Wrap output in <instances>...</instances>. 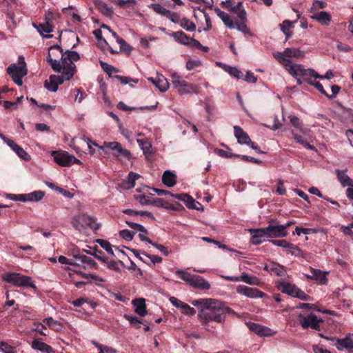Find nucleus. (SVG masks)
<instances>
[{"instance_id": "69168bd1", "label": "nucleus", "mask_w": 353, "mask_h": 353, "mask_svg": "<svg viewBox=\"0 0 353 353\" xmlns=\"http://www.w3.org/2000/svg\"><path fill=\"white\" fill-rule=\"evenodd\" d=\"M199 65H201V61H199L190 60L186 63V68L188 70H193Z\"/></svg>"}, {"instance_id": "c756f323", "label": "nucleus", "mask_w": 353, "mask_h": 353, "mask_svg": "<svg viewBox=\"0 0 353 353\" xmlns=\"http://www.w3.org/2000/svg\"><path fill=\"white\" fill-rule=\"evenodd\" d=\"M176 175L170 170H165L162 176V182L167 187L171 188L176 184Z\"/></svg>"}, {"instance_id": "f704fd0d", "label": "nucleus", "mask_w": 353, "mask_h": 353, "mask_svg": "<svg viewBox=\"0 0 353 353\" xmlns=\"http://www.w3.org/2000/svg\"><path fill=\"white\" fill-rule=\"evenodd\" d=\"M172 37L174 39V40L183 45L188 46L190 39L189 37H188L183 31H177L175 32H173L172 34Z\"/></svg>"}, {"instance_id": "423d86ee", "label": "nucleus", "mask_w": 353, "mask_h": 353, "mask_svg": "<svg viewBox=\"0 0 353 353\" xmlns=\"http://www.w3.org/2000/svg\"><path fill=\"white\" fill-rule=\"evenodd\" d=\"M88 142H90L93 145L97 146L100 150H103L104 148L111 150L113 152L112 154L119 160H121L123 159L130 160L132 159V154L130 152L122 148L121 145L119 142L104 141L102 146H99L95 142H92L90 139H88Z\"/></svg>"}, {"instance_id": "aec40b11", "label": "nucleus", "mask_w": 353, "mask_h": 353, "mask_svg": "<svg viewBox=\"0 0 353 353\" xmlns=\"http://www.w3.org/2000/svg\"><path fill=\"white\" fill-rule=\"evenodd\" d=\"M234 132L239 143L250 145L251 139L248 134L243 131L241 127L235 125L234 127Z\"/></svg>"}, {"instance_id": "e2e57ef3", "label": "nucleus", "mask_w": 353, "mask_h": 353, "mask_svg": "<svg viewBox=\"0 0 353 353\" xmlns=\"http://www.w3.org/2000/svg\"><path fill=\"white\" fill-rule=\"evenodd\" d=\"M6 196L11 200L13 201H19L26 202V199L24 198V194H8Z\"/></svg>"}, {"instance_id": "4c0bfd02", "label": "nucleus", "mask_w": 353, "mask_h": 353, "mask_svg": "<svg viewBox=\"0 0 353 353\" xmlns=\"http://www.w3.org/2000/svg\"><path fill=\"white\" fill-rule=\"evenodd\" d=\"M221 5L233 13L237 12L243 7L241 1H239L236 5H234L232 0L222 1Z\"/></svg>"}, {"instance_id": "4be33fe9", "label": "nucleus", "mask_w": 353, "mask_h": 353, "mask_svg": "<svg viewBox=\"0 0 353 353\" xmlns=\"http://www.w3.org/2000/svg\"><path fill=\"white\" fill-rule=\"evenodd\" d=\"M31 347L32 349L40 351L43 353H54L53 348L42 342L40 339H34L32 341Z\"/></svg>"}, {"instance_id": "7c9ffc66", "label": "nucleus", "mask_w": 353, "mask_h": 353, "mask_svg": "<svg viewBox=\"0 0 353 353\" xmlns=\"http://www.w3.org/2000/svg\"><path fill=\"white\" fill-rule=\"evenodd\" d=\"M116 41L118 44H119V50H115L111 47H109V50L110 53L112 54H118L120 51L125 52L127 54H130L132 50V47H130L124 39L120 37H117Z\"/></svg>"}, {"instance_id": "09e8293b", "label": "nucleus", "mask_w": 353, "mask_h": 353, "mask_svg": "<svg viewBox=\"0 0 353 353\" xmlns=\"http://www.w3.org/2000/svg\"><path fill=\"white\" fill-rule=\"evenodd\" d=\"M125 223L131 229L144 234H148V230L142 225L128 221H126Z\"/></svg>"}, {"instance_id": "e433bc0d", "label": "nucleus", "mask_w": 353, "mask_h": 353, "mask_svg": "<svg viewBox=\"0 0 353 353\" xmlns=\"http://www.w3.org/2000/svg\"><path fill=\"white\" fill-rule=\"evenodd\" d=\"M155 86L160 92H165L169 88V83L163 76H157V80L155 81Z\"/></svg>"}, {"instance_id": "9b49d317", "label": "nucleus", "mask_w": 353, "mask_h": 353, "mask_svg": "<svg viewBox=\"0 0 353 353\" xmlns=\"http://www.w3.org/2000/svg\"><path fill=\"white\" fill-rule=\"evenodd\" d=\"M134 199L138 201L141 205H153L157 207H162L167 209H176L173 205L165 203L161 199H154L153 200L147 199L146 196L143 194L134 195Z\"/></svg>"}, {"instance_id": "cd10ccee", "label": "nucleus", "mask_w": 353, "mask_h": 353, "mask_svg": "<svg viewBox=\"0 0 353 353\" xmlns=\"http://www.w3.org/2000/svg\"><path fill=\"white\" fill-rule=\"evenodd\" d=\"M337 179L343 187L353 188V180L347 176L344 170H336Z\"/></svg>"}, {"instance_id": "ddd939ff", "label": "nucleus", "mask_w": 353, "mask_h": 353, "mask_svg": "<svg viewBox=\"0 0 353 353\" xmlns=\"http://www.w3.org/2000/svg\"><path fill=\"white\" fill-rule=\"evenodd\" d=\"M236 292L250 299L262 298L265 294L255 288H250L244 285H239L236 288Z\"/></svg>"}, {"instance_id": "0e129e2a", "label": "nucleus", "mask_w": 353, "mask_h": 353, "mask_svg": "<svg viewBox=\"0 0 353 353\" xmlns=\"http://www.w3.org/2000/svg\"><path fill=\"white\" fill-rule=\"evenodd\" d=\"M99 8L101 12L106 16L111 14L112 12L111 8L105 3H101Z\"/></svg>"}, {"instance_id": "8fccbe9b", "label": "nucleus", "mask_w": 353, "mask_h": 353, "mask_svg": "<svg viewBox=\"0 0 353 353\" xmlns=\"http://www.w3.org/2000/svg\"><path fill=\"white\" fill-rule=\"evenodd\" d=\"M135 233L129 230H123L119 232L120 236L128 241H130L133 239Z\"/></svg>"}, {"instance_id": "a19ab883", "label": "nucleus", "mask_w": 353, "mask_h": 353, "mask_svg": "<svg viewBox=\"0 0 353 353\" xmlns=\"http://www.w3.org/2000/svg\"><path fill=\"white\" fill-rule=\"evenodd\" d=\"M96 242L100 245V246L103 249L105 250L108 254H111L112 256H115V254L113 251V248L114 246H112L111 245V243L106 241V240H104V239H98L96 240Z\"/></svg>"}, {"instance_id": "b1692460", "label": "nucleus", "mask_w": 353, "mask_h": 353, "mask_svg": "<svg viewBox=\"0 0 353 353\" xmlns=\"http://www.w3.org/2000/svg\"><path fill=\"white\" fill-rule=\"evenodd\" d=\"M190 285L201 290H209L210 288V283L199 275H194Z\"/></svg>"}, {"instance_id": "1a4fd4ad", "label": "nucleus", "mask_w": 353, "mask_h": 353, "mask_svg": "<svg viewBox=\"0 0 353 353\" xmlns=\"http://www.w3.org/2000/svg\"><path fill=\"white\" fill-rule=\"evenodd\" d=\"M19 65L12 63L7 68L8 74L11 77L12 81L17 85L21 86L23 84L22 78L27 74L26 64L23 57H19Z\"/></svg>"}, {"instance_id": "49530a36", "label": "nucleus", "mask_w": 353, "mask_h": 353, "mask_svg": "<svg viewBox=\"0 0 353 353\" xmlns=\"http://www.w3.org/2000/svg\"><path fill=\"white\" fill-rule=\"evenodd\" d=\"M100 65L101 68L109 75V77H112V74L113 72H119L117 68L104 61H100Z\"/></svg>"}, {"instance_id": "dca6fc26", "label": "nucleus", "mask_w": 353, "mask_h": 353, "mask_svg": "<svg viewBox=\"0 0 353 353\" xmlns=\"http://www.w3.org/2000/svg\"><path fill=\"white\" fill-rule=\"evenodd\" d=\"M334 345L339 351L345 349L348 353H353V334H350L343 339H336Z\"/></svg>"}, {"instance_id": "ea45409f", "label": "nucleus", "mask_w": 353, "mask_h": 353, "mask_svg": "<svg viewBox=\"0 0 353 353\" xmlns=\"http://www.w3.org/2000/svg\"><path fill=\"white\" fill-rule=\"evenodd\" d=\"M93 252H88L83 249L82 251L88 254H90L93 256L95 259L99 261L103 262H107V258L103 256V252L98 249L97 246H94L92 248Z\"/></svg>"}, {"instance_id": "473e14b6", "label": "nucleus", "mask_w": 353, "mask_h": 353, "mask_svg": "<svg viewBox=\"0 0 353 353\" xmlns=\"http://www.w3.org/2000/svg\"><path fill=\"white\" fill-rule=\"evenodd\" d=\"M10 142L11 143V145L10 147L20 158L25 161L30 160V156L20 145H17L14 141Z\"/></svg>"}, {"instance_id": "bb28decb", "label": "nucleus", "mask_w": 353, "mask_h": 353, "mask_svg": "<svg viewBox=\"0 0 353 353\" xmlns=\"http://www.w3.org/2000/svg\"><path fill=\"white\" fill-rule=\"evenodd\" d=\"M137 143L140 146L141 149L143 151V153L145 154L146 159H149V156L151 155L153 152L152 147L150 141L147 139H137Z\"/></svg>"}, {"instance_id": "c9c22d12", "label": "nucleus", "mask_w": 353, "mask_h": 353, "mask_svg": "<svg viewBox=\"0 0 353 353\" xmlns=\"http://www.w3.org/2000/svg\"><path fill=\"white\" fill-rule=\"evenodd\" d=\"M141 254L145 256V258H140V260L146 264L153 265L155 263H159L162 261L161 257L159 256L148 254L145 252H141Z\"/></svg>"}, {"instance_id": "5701e85b", "label": "nucleus", "mask_w": 353, "mask_h": 353, "mask_svg": "<svg viewBox=\"0 0 353 353\" xmlns=\"http://www.w3.org/2000/svg\"><path fill=\"white\" fill-rule=\"evenodd\" d=\"M278 288L282 292L285 293L292 297H294L297 291L298 288L288 282L281 281L278 284Z\"/></svg>"}, {"instance_id": "603ef678", "label": "nucleus", "mask_w": 353, "mask_h": 353, "mask_svg": "<svg viewBox=\"0 0 353 353\" xmlns=\"http://www.w3.org/2000/svg\"><path fill=\"white\" fill-rule=\"evenodd\" d=\"M113 77L118 79L121 82V83L124 85H126L130 82H134L135 83H137L139 81L138 79H134L128 77H123L120 75H114L113 76Z\"/></svg>"}, {"instance_id": "052dcab7", "label": "nucleus", "mask_w": 353, "mask_h": 353, "mask_svg": "<svg viewBox=\"0 0 353 353\" xmlns=\"http://www.w3.org/2000/svg\"><path fill=\"white\" fill-rule=\"evenodd\" d=\"M295 298L299 299L302 301H311L312 298L309 295L306 294L303 291L299 288L297 289Z\"/></svg>"}, {"instance_id": "79ce46f5", "label": "nucleus", "mask_w": 353, "mask_h": 353, "mask_svg": "<svg viewBox=\"0 0 353 353\" xmlns=\"http://www.w3.org/2000/svg\"><path fill=\"white\" fill-rule=\"evenodd\" d=\"M180 26L189 32H193L196 30V25L188 19L183 17L180 21Z\"/></svg>"}, {"instance_id": "393cba45", "label": "nucleus", "mask_w": 353, "mask_h": 353, "mask_svg": "<svg viewBox=\"0 0 353 353\" xmlns=\"http://www.w3.org/2000/svg\"><path fill=\"white\" fill-rule=\"evenodd\" d=\"M248 325L250 330L260 336H269L270 334V329L261 325L250 322Z\"/></svg>"}, {"instance_id": "6e6d98bb", "label": "nucleus", "mask_w": 353, "mask_h": 353, "mask_svg": "<svg viewBox=\"0 0 353 353\" xmlns=\"http://www.w3.org/2000/svg\"><path fill=\"white\" fill-rule=\"evenodd\" d=\"M0 350L3 353H15L13 347L3 341L0 342Z\"/></svg>"}, {"instance_id": "680f3d73", "label": "nucleus", "mask_w": 353, "mask_h": 353, "mask_svg": "<svg viewBox=\"0 0 353 353\" xmlns=\"http://www.w3.org/2000/svg\"><path fill=\"white\" fill-rule=\"evenodd\" d=\"M234 28L243 33H248L249 29L247 26L245 24V22H236L234 23Z\"/></svg>"}, {"instance_id": "4d7b16f0", "label": "nucleus", "mask_w": 353, "mask_h": 353, "mask_svg": "<svg viewBox=\"0 0 353 353\" xmlns=\"http://www.w3.org/2000/svg\"><path fill=\"white\" fill-rule=\"evenodd\" d=\"M292 27V23L290 21L285 20L283 21V26L281 28V30L286 35L287 37L291 36L292 32L290 31V28Z\"/></svg>"}, {"instance_id": "c03bdc74", "label": "nucleus", "mask_w": 353, "mask_h": 353, "mask_svg": "<svg viewBox=\"0 0 353 353\" xmlns=\"http://www.w3.org/2000/svg\"><path fill=\"white\" fill-rule=\"evenodd\" d=\"M175 274L179 276L183 281L187 282L189 285H190L191 282L192 281V278L194 275L182 270L176 271Z\"/></svg>"}, {"instance_id": "9d476101", "label": "nucleus", "mask_w": 353, "mask_h": 353, "mask_svg": "<svg viewBox=\"0 0 353 353\" xmlns=\"http://www.w3.org/2000/svg\"><path fill=\"white\" fill-rule=\"evenodd\" d=\"M172 85L177 90L179 94H187L195 93L199 89V86L196 84L188 83L184 81L181 77L176 74L171 75Z\"/></svg>"}, {"instance_id": "72a5a7b5", "label": "nucleus", "mask_w": 353, "mask_h": 353, "mask_svg": "<svg viewBox=\"0 0 353 353\" xmlns=\"http://www.w3.org/2000/svg\"><path fill=\"white\" fill-rule=\"evenodd\" d=\"M45 195L44 192L39 190L28 194H24L26 201L37 202L41 201Z\"/></svg>"}, {"instance_id": "774afa93", "label": "nucleus", "mask_w": 353, "mask_h": 353, "mask_svg": "<svg viewBox=\"0 0 353 353\" xmlns=\"http://www.w3.org/2000/svg\"><path fill=\"white\" fill-rule=\"evenodd\" d=\"M151 245L158 249L165 256L169 255L170 252L164 245L154 242H152Z\"/></svg>"}, {"instance_id": "a18cd8bd", "label": "nucleus", "mask_w": 353, "mask_h": 353, "mask_svg": "<svg viewBox=\"0 0 353 353\" xmlns=\"http://www.w3.org/2000/svg\"><path fill=\"white\" fill-rule=\"evenodd\" d=\"M225 70L227 71L231 76L236 78L237 79H241L243 77V73L241 70L235 67H232L229 65H225Z\"/></svg>"}, {"instance_id": "13d9d810", "label": "nucleus", "mask_w": 353, "mask_h": 353, "mask_svg": "<svg viewBox=\"0 0 353 353\" xmlns=\"http://www.w3.org/2000/svg\"><path fill=\"white\" fill-rule=\"evenodd\" d=\"M83 262L82 264H86L88 267L94 269H97L98 265L97 263L90 257H88L85 256V257H82Z\"/></svg>"}, {"instance_id": "c85d7f7f", "label": "nucleus", "mask_w": 353, "mask_h": 353, "mask_svg": "<svg viewBox=\"0 0 353 353\" xmlns=\"http://www.w3.org/2000/svg\"><path fill=\"white\" fill-rule=\"evenodd\" d=\"M132 303L134 308V312L141 316H145L147 314L146 305L143 299H138L133 300Z\"/></svg>"}, {"instance_id": "4468645a", "label": "nucleus", "mask_w": 353, "mask_h": 353, "mask_svg": "<svg viewBox=\"0 0 353 353\" xmlns=\"http://www.w3.org/2000/svg\"><path fill=\"white\" fill-rule=\"evenodd\" d=\"M310 274L305 275L307 279L314 280L320 285H324L327 283V275L329 274V272L322 271L313 268H310Z\"/></svg>"}, {"instance_id": "5fc2aeb1", "label": "nucleus", "mask_w": 353, "mask_h": 353, "mask_svg": "<svg viewBox=\"0 0 353 353\" xmlns=\"http://www.w3.org/2000/svg\"><path fill=\"white\" fill-rule=\"evenodd\" d=\"M198 10L201 11L204 15L205 21L206 23V28H203V31H208L210 30L212 28V23L210 18L209 14L203 9L201 10L199 7L198 8Z\"/></svg>"}, {"instance_id": "2eb2a0df", "label": "nucleus", "mask_w": 353, "mask_h": 353, "mask_svg": "<svg viewBox=\"0 0 353 353\" xmlns=\"http://www.w3.org/2000/svg\"><path fill=\"white\" fill-rule=\"evenodd\" d=\"M222 278L227 281L238 282L243 281L250 285H258L260 283L259 279L256 276H249L245 272H243L240 276H221Z\"/></svg>"}, {"instance_id": "6ab92c4d", "label": "nucleus", "mask_w": 353, "mask_h": 353, "mask_svg": "<svg viewBox=\"0 0 353 353\" xmlns=\"http://www.w3.org/2000/svg\"><path fill=\"white\" fill-rule=\"evenodd\" d=\"M264 269L270 274H275L276 276H283L286 274L285 268L275 262H271L269 264L265 265Z\"/></svg>"}, {"instance_id": "de8ad7c7", "label": "nucleus", "mask_w": 353, "mask_h": 353, "mask_svg": "<svg viewBox=\"0 0 353 353\" xmlns=\"http://www.w3.org/2000/svg\"><path fill=\"white\" fill-rule=\"evenodd\" d=\"M61 61L57 59H50V66L52 69L56 72H60L61 70H63V60L61 59Z\"/></svg>"}, {"instance_id": "58836bf2", "label": "nucleus", "mask_w": 353, "mask_h": 353, "mask_svg": "<svg viewBox=\"0 0 353 353\" xmlns=\"http://www.w3.org/2000/svg\"><path fill=\"white\" fill-rule=\"evenodd\" d=\"M43 322L46 323L52 330L57 332L61 331L63 327L61 323L54 320L52 317L45 319Z\"/></svg>"}, {"instance_id": "37998d69", "label": "nucleus", "mask_w": 353, "mask_h": 353, "mask_svg": "<svg viewBox=\"0 0 353 353\" xmlns=\"http://www.w3.org/2000/svg\"><path fill=\"white\" fill-rule=\"evenodd\" d=\"M151 7L155 12L165 17L170 14V10H167L159 3H152Z\"/></svg>"}, {"instance_id": "412c9836", "label": "nucleus", "mask_w": 353, "mask_h": 353, "mask_svg": "<svg viewBox=\"0 0 353 353\" xmlns=\"http://www.w3.org/2000/svg\"><path fill=\"white\" fill-rule=\"evenodd\" d=\"M311 18L324 26H328L332 19L331 15L325 11L316 12L311 16Z\"/></svg>"}, {"instance_id": "338daca9", "label": "nucleus", "mask_w": 353, "mask_h": 353, "mask_svg": "<svg viewBox=\"0 0 353 353\" xmlns=\"http://www.w3.org/2000/svg\"><path fill=\"white\" fill-rule=\"evenodd\" d=\"M311 85H312L315 88H316L320 92L321 94H323L325 97H329V94L324 90L322 84L321 83H319V81H314Z\"/></svg>"}, {"instance_id": "3c124183", "label": "nucleus", "mask_w": 353, "mask_h": 353, "mask_svg": "<svg viewBox=\"0 0 353 353\" xmlns=\"http://www.w3.org/2000/svg\"><path fill=\"white\" fill-rule=\"evenodd\" d=\"M124 317L130 323V324L137 325V327H139L140 325L142 323V321L135 316L125 314H124Z\"/></svg>"}, {"instance_id": "a878e982", "label": "nucleus", "mask_w": 353, "mask_h": 353, "mask_svg": "<svg viewBox=\"0 0 353 353\" xmlns=\"http://www.w3.org/2000/svg\"><path fill=\"white\" fill-rule=\"evenodd\" d=\"M140 177V175L137 173L130 172L125 180H124L121 186L122 188L129 190L134 187L135 181Z\"/></svg>"}, {"instance_id": "bf43d9fd", "label": "nucleus", "mask_w": 353, "mask_h": 353, "mask_svg": "<svg viewBox=\"0 0 353 353\" xmlns=\"http://www.w3.org/2000/svg\"><path fill=\"white\" fill-rule=\"evenodd\" d=\"M182 312L187 315H194L196 313L194 308L184 303L181 307Z\"/></svg>"}, {"instance_id": "2f4dec72", "label": "nucleus", "mask_w": 353, "mask_h": 353, "mask_svg": "<svg viewBox=\"0 0 353 353\" xmlns=\"http://www.w3.org/2000/svg\"><path fill=\"white\" fill-rule=\"evenodd\" d=\"M214 11L227 27L229 28H234V23L227 13L218 8H214Z\"/></svg>"}, {"instance_id": "f3484780", "label": "nucleus", "mask_w": 353, "mask_h": 353, "mask_svg": "<svg viewBox=\"0 0 353 353\" xmlns=\"http://www.w3.org/2000/svg\"><path fill=\"white\" fill-rule=\"evenodd\" d=\"M52 156L54 157V161L59 165L67 167L71 165V156L66 152H52Z\"/></svg>"}, {"instance_id": "20e7f679", "label": "nucleus", "mask_w": 353, "mask_h": 353, "mask_svg": "<svg viewBox=\"0 0 353 353\" xmlns=\"http://www.w3.org/2000/svg\"><path fill=\"white\" fill-rule=\"evenodd\" d=\"M2 280L17 287L36 289V285L28 276L16 272H6L2 275Z\"/></svg>"}, {"instance_id": "a211bd4d", "label": "nucleus", "mask_w": 353, "mask_h": 353, "mask_svg": "<svg viewBox=\"0 0 353 353\" xmlns=\"http://www.w3.org/2000/svg\"><path fill=\"white\" fill-rule=\"evenodd\" d=\"M33 27L37 30L39 33L43 37L48 39L52 38V35L49 34L52 32H53L54 26L51 23H39V25H37L35 23H33Z\"/></svg>"}, {"instance_id": "6e6552de", "label": "nucleus", "mask_w": 353, "mask_h": 353, "mask_svg": "<svg viewBox=\"0 0 353 353\" xmlns=\"http://www.w3.org/2000/svg\"><path fill=\"white\" fill-rule=\"evenodd\" d=\"M288 72L296 79H298V77H301L303 81L307 82L310 85H312L317 77H320L319 74L314 70L305 69L301 64H298L296 67L288 68Z\"/></svg>"}, {"instance_id": "f257e3e1", "label": "nucleus", "mask_w": 353, "mask_h": 353, "mask_svg": "<svg viewBox=\"0 0 353 353\" xmlns=\"http://www.w3.org/2000/svg\"><path fill=\"white\" fill-rule=\"evenodd\" d=\"M192 304L198 309V319L205 329L211 323L225 322L226 314H234L235 312L225 303L212 298L199 299L192 301Z\"/></svg>"}, {"instance_id": "39448f33", "label": "nucleus", "mask_w": 353, "mask_h": 353, "mask_svg": "<svg viewBox=\"0 0 353 353\" xmlns=\"http://www.w3.org/2000/svg\"><path fill=\"white\" fill-rule=\"evenodd\" d=\"M274 56L288 71V68L296 67L298 64H294L288 58H303L305 57V52L298 48H287L283 52H278Z\"/></svg>"}, {"instance_id": "0eeeda50", "label": "nucleus", "mask_w": 353, "mask_h": 353, "mask_svg": "<svg viewBox=\"0 0 353 353\" xmlns=\"http://www.w3.org/2000/svg\"><path fill=\"white\" fill-rule=\"evenodd\" d=\"M72 225L76 230L79 231L86 228H90L97 231L100 228V225L96 223V219L94 217L85 214L75 215L72 218Z\"/></svg>"}, {"instance_id": "7ed1b4c3", "label": "nucleus", "mask_w": 353, "mask_h": 353, "mask_svg": "<svg viewBox=\"0 0 353 353\" xmlns=\"http://www.w3.org/2000/svg\"><path fill=\"white\" fill-rule=\"evenodd\" d=\"M268 225L265 228L250 229L251 240L254 245L261 244L265 239L283 238L288 236L287 230L283 225L279 224L276 219H270Z\"/></svg>"}, {"instance_id": "864d4df0", "label": "nucleus", "mask_w": 353, "mask_h": 353, "mask_svg": "<svg viewBox=\"0 0 353 353\" xmlns=\"http://www.w3.org/2000/svg\"><path fill=\"white\" fill-rule=\"evenodd\" d=\"M58 261L62 264H67V265H73V266L80 265L79 263L75 262L74 260L68 259L64 256H59Z\"/></svg>"}, {"instance_id": "f8f14e48", "label": "nucleus", "mask_w": 353, "mask_h": 353, "mask_svg": "<svg viewBox=\"0 0 353 353\" xmlns=\"http://www.w3.org/2000/svg\"><path fill=\"white\" fill-rule=\"evenodd\" d=\"M299 318L301 320L300 324L303 328L307 329L311 327L314 330H319L320 329L319 323L322 322L321 319H318L317 316L314 314H310L307 316L300 314Z\"/></svg>"}, {"instance_id": "f03ea898", "label": "nucleus", "mask_w": 353, "mask_h": 353, "mask_svg": "<svg viewBox=\"0 0 353 353\" xmlns=\"http://www.w3.org/2000/svg\"><path fill=\"white\" fill-rule=\"evenodd\" d=\"M80 59L79 53L76 51L66 50L62 54L61 59L63 63V70L61 74H52L49 77V81H46L44 87L50 92H56L58 90L59 85L62 84L65 81L70 80L76 70L74 61Z\"/></svg>"}]
</instances>
